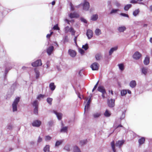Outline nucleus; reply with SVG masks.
I'll list each match as a JSON object with an SVG mask.
<instances>
[{
    "instance_id": "nucleus-3",
    "label": "nucleus",
    "mask_w": 152,
    "mask_h": 152,
    "mask_svg": "<svg viewBox=\"0 0 152 152\" xmlns=\"http://www.w3.org/2000/svg\"><path fill=\"white\" fill-rule=\"evenodd\" d=\"M64 32L66 33L70 32L71 33L72 35H75V31L71 27L69 28V26H66L64 28Z\"/></svg>"
},
{
    "instance_id": "nucleus-49",
    "label": "nucleus",
    "mask_w": 152,
    "mask_h": 152,
    "mask_svg": "<svg viewBox=\"0 0 152 152\" xmlns=\"http://www.w3.org/2000/svg\"><path fill=\"white\" fill-rule=\"evenodd\" d=\"M35 142L34 141H31L29 142L30 145L32 148H36V146H35Z\"/></svg>"
},
{
    "instance_id": "nucleus-42",
    "label": "nucleus",
    "mask_w": 152,
    "mask_h": 152,
    "mask_svg": "<svg viewBox=\"0 0 152 152\" xmlns=\"http://www.w3.org/2000/svg\"><path fill=\"white\" fill-rule=\"evenodd\" d=\"M63 142V141L62 140H57L56 141L55 143V146L56 147L58 146L60 144H62Z\"/></svg>"
},
{
    "instance_id": "nucleus-1",
    "label": "nucleus",
    "mask_w": 152,
    "mask_h": 152,
    "mask_svg": "<svg viewBox=\"0 0 152 152\" xmlns=\"http://www.w3.org/2000/svg\"><path fill=\"white\" fill-rule=\"evenodd\" d=\"M18 85L16 82L13 83L11 86L9 90L8 95L10 96H11L13 94L15 90L17 88L18 86Z\"/></svg>"
},
{
    "instance_id": "nucleus-19",
    "label": "nucleus",
    "mask_w": 152,
    "mask_h": 152,
    "mask_svg": "<svg viewBox=\"0 0 152 152\" xmlns=\"http://www.w3.org/2000/svg\"><path fill=\"white\" fill-rule=\"evenodd\" d=\"M148 69L146 67H143L141 69L142 73L144 75H146L147 73Z\"/></svg>"
},
{
    "instance_id": "nucleus-15",
    "label": "nucleus",
    "mask_w": 152,
    "mask_h": 152,
    "mask_svg": "<svg viewBox=\"0 0 152 152\" xmlns=\"http://www.w3.org/2000/svg\"><path fill=\"white\" fill-rule=\"evenodd\" d=\"M126 29V28L125 26H121L118 27L117 30L120 32H123Z\"/></svg>"
},
{
    "instance_id": "nucleus-22",
    "label": "nucleus",
    "mask_w": 152,
    "mask_h": 152,
    "mask_svg": "<svg viewBox=\"0 0 152 152\" xmlns=\"http://www.w3.org/2000/svg\"><path fill=\"white\" fill-rule=\"evenodd\" d=\"M47 125L49 127L50 129V128L54 125V122L53 120H50L48 122Z\"/></svg>"
},
{
    "instance_id": "nucleus-2",
    "label": "nucleus",
    "mask_w": 152,
    "mask_h": 152,
    "mask_svg": "<svg viewBox=\"0 0 152 152\" xmlns=\"http://www.w3.org/2000/svg\"><path fill=\"white\" fill-rule=\"evenodd\" d=\"M20 98L19 97L16 98L12 104L13 111L15 112L17 110V104L20 101Z\"/></svg>"
},
{
    "instance_id": "nucleus-23",
    "label": "nucleus",
    "mask_w": 152,
    "mask_h": 152,
    "mask_svg": "<svg viewBox=\"0 0 152 152\" xmlns=\"http://www.w3.org/2000/svg\"><path fill=\"white\" fill-rule=\"evenodd\" d=\"M11 67H9L8 68L7 67H6L5 69V72H4V79H6L7 78V75L9 72V71L10 69L11 68Z\"/></svg>"
},
{
    "instance_id": "nucleus-18",
    "label": "nucleus",
    "mask_w": 152,
    "mask_h": 152,
    "mask_svg": "<svg viewBox=\"0 0 152 152\" xmlns=\"http://www.w3.org/2000/svg\"><path fill=\"white\" fill-rule=\"evenodd\" d=\"M130 86L132 88H134L136 86V83L135 80L131 81L129 83Z\"/></svg>"
},
{
    "instance_id": "nucleus-40",
    "label": "nucleus",
    "mask_w": 152,
    "mask_h": 152,
    "mask_svg": "<svg viewBox=\"0 0 152 152\" xmlns=\"http://www.w3.org/2000/svg\"><path fill=\"white\" fill-rule=\"evenodd\" d=\"M101 57L102 56L100 53L97 54L95 56V58L97 60H99Z\"/></svg>"
},
{
    "instance_id": "nucleus-27",
    "label": "nucleus",
    "mask_w": 152,
    "mask_h": 152,
    "mask_svg": "<svg viewBox=\"0 0 152 152\" xmlns=\"http://www.w3.org/2000/svg\"><path fill=\"white\" fill-rule=\"evenodd\" d=\"M144 64L145 65H148L149 63V57H146L143 61Z\"/></svg>"
},
{
    "instance_id": "nucleus-48",
    "label": "nucleus",
    "mask_w": 152,
    "mask_h": 152,
    "mask_svg": "<svg viewBox=\"0 0 152 152\" xmlns=\"http://www.w3.org/2000/svg\"><path fill=\"white\" fill-rule=\"evenodd\" d=\"M34 113L36 115L38 114V107H34Z\"/></svg>"
},
{
    "instance_id": "nucleus-64",
    "label": "nucleus",
    "mask_w": 152,
    "mask_h": 152,
    "mask_svg": "<svg viewBox=\"0 0 152 152\" xmlns=\"http://www.w3.org/2000/svg\"><path fill=\"white\" fill-rule=\"evenodd\" d=\"M125 117V114L123 113L121 116L120 117V119L122 120Z\"/></svg>"
},
{
    "instance_id": "nucleus-52",
    "label": "nucleus",
    "mask_w": 152,
    "mask_h": 152,
    "mask_svg": "<svg viewBox=\"0 0 152 152\" xmlns=\"http://www.w3.org/2000/svg\"><path fill=\"white\" fill-rule=\"evenodd\" d=\"M51 137L49 135L46 136L45 137V140L46 141L49 140L51 139Z\"/></svg>"
},
{
    "instance_id": "nucleus-51",
    "label": "nucleus",
    "mask_w": 152,
    "mask_h": 152,
    "mask_svg": "<svg viewBox=\"0 0 152 152\" xmlns=\"http://www.w3.org/2000/svg\"><path fill=\"white\" fill-rule=\"evenodd\" d=\"M78 51L79 53H80L81 55H83V54H84L85 53L83 49L81 48L79 49Z\"/></svg>"
},
{
    "instance_id": "nucleus-39",
    "label": "nucleus",
    "mask_w": 152,
    "mask_h": 152,
    "mask_svg": "<svg viewBox=\"0 0 152 152\" xmlns=\"http://www.w3.org/2000/svg\"><path fill=\"white\" fill-rule=\"evenodd\" d=\"M132 5L131 4H128L126 6L124 7V10H125L127 11L131 7Z\"/></svg>"
},
{
    "instance_id": "nucleus-30",
    "label": "nucleus",
    "mask_w": 152,
    "mask_h": 152,
    "mask_svg": "<svg viewBox=\"0 0 152 152\" xmlns=\"http://www.w3.org/2000/svg\"><path fill=\"white\" fill-rule=\"evenodd\" d=\"M91 100L90 99H88L86 105L85 106V110L86 109H88L90 106V104L91 102Z\"/></svg>"
},
{
    "instance_id": "nucleus-58",
    "label": "nucleus",
    "mask_w": 152,
    "mask_h": 152,
    "mask_svg": "<svg viewBox=\"0 0 152 152\" xmlns=\"http://www.w3.org/2000/svg\"><path fill=\"white\" fill-rule=\"evenodd\" d=\"M114 4L118 7H119L121 5L117 1L115 2Z\"/></svg>"
},
{
    "instance_id": "nucleus-38",
    "label": "nucleus",
    "mask_w": 152,
    "mask_h": 152,
    "mask_svg": "<svg viewBox=\"0 0 152 152\" xmlns=\"http://www.w3.org/2000/svg\"><path fill=\"white\" fill-rule=\"evenodd\" d=\"M33 107H38V104L37 100L34 101L32 104Z\"/></svg>"
},
{
    "instance_id": "nucleus-35",
    "label": "nucleus",
    "mask_w": 152,
    "mask_h": 152,
    "mask_svg": "<svg viewBox=\"0 0 152 152\" xmlns=\"http://www.w3.org/2000/svg\"><path fill=\"white\" fill-rule=\"evenodd\" d=\"M118 66L119 69L121 71H123L124 69V66L123 64H118Z\"/></svg>"
},
{
    "instance_id": "nucleus-54",
    "label": "nucleus",
    "mask_w": 152,
    "mask_h": 152,
    "mask_svg": "<svg viewBox=\"0 0 152 152\" xmlns=\"http://www.w3.org/2000/svg\"><path fill=\"white\" fill-rule=\"evenodd\" d=\"M80 20L82 22H83L84 23H87V20L81 17Z\"/></svg>"
},
{
    "instance_id": "nucleus-45",
    "label": "nucleus",
    "mask_w": 152,
    "mask_h": 152,
    "mask_svg": "<svg viewBox=\"0 0 152 152\" xmlns=\"http://www.w3.org/2000/svg\"><path fill=\"white\" fill-rule=\"evenodd\" d=\"M100 115L101 114L100 113H96L93 114V116L95 118L99 117Z\"/></svg>"
},
{
    "instance_id": "nucleus-47",
    "label": "nucleus",
    "mask_w": 152,
    "mask_h": 152,
    "mask_svg": "<svg viewBox=\"0 0 152 152\" xmlns=\"http://www.w3.org/2000/svg\"><path fill=\"white\" fill-rule=\"evenodd\" d=\"M104 115L106 117H109L110 115V112L107 110H106L104 113Z\"/></svg>"
},
{
    "instance_id": "nucleus-43",
    "label": "nucleus",
    "mask_w": 152,
    "mask_h": 152,
    "mask_svg": "<svg viewBox=\"0 0 152 152\" xmlns=\"http://www.w3.org/2000/svg\"><path fill=\"white\" fill-rule=\"evenodd\" d=\"M119 11V10L118 9H113L111 11L110 14H111L113 13H115Z\"/></svg>"
},
{
    "instance_id": "nucleus-8",
    "label": "nucleus",
    "mask_w": 152,
    "mask_h": 152,
    "mask_svg": "<svg viewBox=\"0 0 152 152\" xmlns=\"http://www.w3.org/2000/svg\"><path fill=\"white\" fill-rule=\"evenodd\" d=\"M99 64L96 62L93 63L91 66V67L93 70H97L98 69Z\"/></svg>"
},
{
    "instance_id": "nucleus-9",
    "label": "nucleus",
    "mask_w": 152,
    "mask_h": 152,
    "mask_svg": "<svg viewBox=\"0 0 152 152\" xmlns=\"http://www.w3.org/2000/svg\"><path fill=\"white\" fill-rule=\"evenodd\" d=\"M68 53L70 56L72 58L75 57L76 56L75 51L71 49H69L68 50Z\"/></svg>"
},
{
    "instance_id": "nucleus-26",
    "label": "nucleus",
    "mask_w": 152,
    "mask_h": 152,
    "mask_svg": "<svg viewBox=\"0 0 152 152\" xmlns=\"http://www.w3.org/2000/svg\"><path fill=\"white\" fill-rule=\"evenodd\" d=\"M68 131V127L67 126L62 127L60 129L61 132H66Z\"/></svg>"
},
{
    "instance_id": "nucleus-21",
    "label": "nucleus",
    "mask_w": 152,
    "mask_h": 152,
    "mask_svg": "<svg viewBox=\"0 0 152 152\" xmlns=\"http://www.w3.org/2000/svg\"><path fill=\"white\" fill-rule=\"evenodd\" d=\"M87 140L86 139L81 140L80 141V145L81 146H82L86 144L87 143Z\"/></svg>"
},
{
    "instance_id": "nucleus-28",
    "label": "nucleus",
    "mask_w": 152,
    "mask_h": 152,
    "mask_svg": "<svg viewBox=\"0 0 152 152\" xmlns=\"http://www.w3.org/2000/svg\"><path fill=\"white\" fill-rule=\"evenodd\" d=\"M145 141V138L142 137L140 139L138 140V142L139 143V145H141L144 143Z\"/></svg>"
},
{
    "instance_id": "nucleus-62",
    "label": "nucleus",
    "mask_w": 152,
    "mask_h": 152,
    "mask_svg": "<svg viewBox=\"0 0 152 152\" xmlns=\"http://www.w3.org/2000/svg\"><path fill=\"white\" fill-rule=\"evenodd\" d=\"M12 126L10 124L8 125V129L10 130H11L12 129Z\"/></svg>"
},
{
    "instance_id": "nucleus-57",
    "label": "nucleus",
    "mask_w": 152,
    "mask_h": 152,
    "mask_svg": "<svg viewBox=\"0 0 152 152\" xmlns=\"http://www.w3.org/2000/svg\"><path fill=\"white\" fill-rule=\"evenodd\" d=\"M65 21L66 22H67V23L68 24H69V22H74V21L73 20H72L71 21H70L69 20H68L67 19H66L65 20Z\"/></svg>"
},
{
    "instance_id": "nucleus-20",
    "label": "nucleus",
    "mask_w": 152,
    "mask_h": 152,
    "mask_svg": "<svg viewBox=\"0 0 152 152\" xmlns=\"http://www.w3.org/2000/svg\"><path fill=\"white\" fill-rule=\"evenodd\" d=\"M50 146L49 145H46L43 148L44 152H51L50 150Z\"/></svg>"
},
{
    "instance_id": "nucleus-36",
    "label": "nucleus",
    "mask_w": 152,
    "mask_h": 152,
    "mask_svg": "<svg viewBox=\"0 0 152 152\" xmlns=\"http://www.w3.org/2000/svg\"><path fill=\"white\" fill-rule=\"evenodd\" d=\"M45 96V95L42 94H39L37 97V99L40 100L41 99H43Z\"/></svg>"
},
{
    "instance_id": "nucleus-13",
    "label": "nucleus",
    "mask_w": 152,
    "mask_h": 152,
    "mask_svg": "<svg viewBox=\"0 0 152 152\" xmlns=\"http://www.w3.org/2000/svg\"><path fill=\"white\" fill-rule=\"evenodd\" d=\"M125 141L124 140H118L117 141L115 144V145L117 147H118L120 148L121 146L123 144Z\"/></svg>"
},
{
    "instance_id": "nucleus-10",
    "label": "nucleus",
    "mask_w": 152,
    "mask_h": 152,
    "mask_svg": "<svg viewBox=\"0 0 152 152\" xmlns=\"http://www.w3.org/2000/svg\"><path fill=\"white\" fill-rule=\"evenodd\" d=\"M108 105L110 107H113L115 105V100L112 99L108 100Z\"/></svg>"
},
{
    "instance_id": "nucleus-34",
    "label": "nucleus",
    "mask_w": 152,
    "mask_h": 152,
    "mask_svg": "<svg viewBox=\"0 0 152 152\" xmlns=\"http://www.w3.org/2000/svg\"><path fill=\"white\" fill-rule=\"evenodd\" d=\"M111 146L113 152H116L115 148V144L114 141H113L111 143Z\"/></svg>"
},
{
    "instance_id": "nucleus-63",
    "label": "nucleus",
    "mask_w": 152,
    "mask_h": 152,
    "mask_svg": "<svg viewBox=\"0 0 152 152\" xmlns=\"http://www.w3.org/2000/svg\"><path fill=\"white\" fill-rule=\"evenodd\" d=\"M130 2L132 4H136L137 3V1L135 0H131Z\"/></svg>"
},
{
    "instance_id": "nucleus-32",
    "label": "nucleus",
    "mask_w": 152,
    "mask_h": 152,
    "mask_svg": "<svg viewBox=\"0 0 152 152\" xmlns=\"http://www.w3.org/2000/svg\"><path fill=\"white\" fill-rule=\"evenodd\" d=\"M69 16L71 19L76 18V13H70L69 15Z\"/></svg>"
},
{
    "instance_id": "nucleus-14",
    "label": "nucleus",
    "mask_w": 152,
    "mask_h": 152,
    "mask_svg": "<svg viewBox=\"0 0 152 152\" xmlns=\"http://www.w3.org/2000/svg\"><path fill=\"white\" fill-rule=\"evenodd\" d=\"M97 90L102 93H106V90L104 87L103 86H99Z\"/></svg>"
},
{
    "instance_id": "nucleus-12",
    "label": "nucleus",
    "mask_w": 152,
    "mask_h": 152,
    "mask_svg": "<svg viewBox=\"0 0 152 152\" xmlns=\"http://www.w3.org/2000/svg\"><path fill=\"white\" fill-rule=\"evenodd\" d=\"M86 35L88 39H91L93 35L92 31L89 29H88L87 31Z\"/></svg>"
},
{
    "instance_id": "nucleus-17",
    "label": "nucleus",
    "mask_w": 152,
    "mask_h": 152,
    "mask_svg": "<svg viewBox=\"0 0 152 152\" xmlns=\"http://www.w3.org/2000/svg\"><path fill=\"white\" fill-rule=\"evenodd\" d=\"M118 49V46H116L111 48L109 51V55L110 56L113 52L115 51H116Z\"/></svg>"
},
{
    "instance_id": "nucleus-25",
    "label": "nucleus",
    "mask_w": 152,
    "mask_h": 152,
    "mask_svg": "<svg viewBox=\"0 0 152 152\" xmlns=\"http://www.w3.org/2000/svg\"><path fill=\"white\" fill-rule=\"evenodd\" d=\"M49 87L50 89L52 91L54 90L56 88V86L53 83H50L49 84Z\"/></svg>"
},
{
    "instance_id": "nucleus-7",
    "label": "nucleus",
    "mask_w": 152,
    "mask_h": 152,
    "mask_svg": "<svg viewBox=\"0 0 152 152\" xmlns=\"http://www.w3.org/2000/svg\"><path fill=\"white\" fill-rule=\"evenodd\" d=\"M90 7L89 3L88 2L85 1L83 4V10L87 11L88 10Z\"/></svg>"
},
{
    "instance_id": "nucleus-50",
    "label": "nucleus",
    "mask_w": 152,
    "mask_h": 152,
    "mask_svg": "<svg viewBox=\"0 0 152 152\" xmlns=\"http://www.w3.org/2000/svg\"><path fill=\"white\" fill-rule=\"evenodd\" d=\"M82 48L84 49L85 50H86L88 48V45L86 43L84 45H83Z\"/></svg>"
},
{
    "instance_id": "nucleus-31",
    "label": "nucleus",
    "mask_w": 152,
    "mask_h": 152,
    "mask_svg": "<svg viewBox=\"0 0 152 152\" xmlns=\"http://www.w3.org/2000/svg\"><path fill=\"white\" fill-rule=\"evenodd\" d=\"M95 33L96 35L97 36H99L102 33L101 30L99 28H97L96 29Z\"/></svg>"
},
{
    "instance_id": "nucleus-41",
    "label": "nucleus",
    "mask_w": 152,
    "mask_h": 152,
    "mask_svg": "<svg viewBox=\"0 0 152 152\" xmlns=\"http://www.w3.org/2000/svg\"><path fill=\"white\" fill-rule=\"evenodd\" d=\"M47 102L50 104L51 105L52 104V102L53 101V99L50 97L48 98L47 99Z\"/></svg>"
},
{
    "instance_id": "nucleus-59",
    "label": "nucleus",
    "mask_w": 152,
    "mask_h": 152,
    "mask_svg": "<svg viewBox=\"0 0 152 152\" xmlns=\"http://www.w3.org/2000/svg\"><path fill=\"white\" fill-rule=\"evenodd\" d=\"M77 94L78 96L80 99H81L83 97V96L80 94L79 92L77 93Z\"/></svg>"
},
{
    "instance_id": "nucleus-33",
    "label": "nucleus",
    "mask_w": 152,
    "mask_h": 152,
    "mask_svg": "<svg viewBox=\"0 0 152 152\" xmlns=\"http://www.w3.org/2000/svg\"><path fill=\"white\" fill-rule=\"evenodd\" d=\"M34 72L36 74V79H38L40 75V73L39 71L36 69H34Z\"/></svg>"
},
{
    "instance_id": "nucleus-60",
    "label": "nucleus",
    "mask_w": 152,
    "mask_h": 152,
    "mask_svg": "<svg viewBox=\"0 0 152 152\" xmlns=\"http://www.w3.org/2000/svg\"><path fill=\"white\" fill-rule=\"evenodd\" d=\"M99 81H98L97 82V83H96V84L95 85V86L94 87V88H93V90H92V92H93L96 89V88H97V86L98 84V83H99Z\"/></svg>"
},
{
    "instance_id": "nucleus-4",
    "label": "nucleus",
    "mask_w": 152,
    "mask_h": 152,
    "mask_svg": "<svg viewBox=\"0 0 152 152\" xmlns=\"http://www.w3.org/2000/svg\"><path fill=\"white\" fill-rule=\"evenodd\" d=\"M41 121L38 120H36L33 121L31 124L33 126L39 127L41 125Z\"/></svg>"
},
{
    "instance_id": "nucleus-11",
    "label": "nucleus",
    "mask_w": 152,
    "mask_h": 152,
    "mask_svg": "<svg viewBox=\"0 0 152 152\" xmlns=\"http://www.w3.org/2000/svg\"><path fill=\"white\" fill-rule=\"evenodd\" d=\"M141 56V54L138 51L135 52L133 56V58L136 60L139 59Z\"/></svg>"
},
{
    "instance_id": "nucleus-56",
    "label": "nucleus",
    "mask_w": 152,
    "mask_h": 152,
    "mask_svg": "<svg viewBox=\"0 0 152 152\" xmlns=\"http://www.w3.org/2000/svg\"><path fill=\"white\" fill-rule=\"evenodd\" d=\"M120 15L122 16L128 18L129 17V15L126 14L124 13H121Z\"/></svg>"
},
{
    "instance_id": "nucleus-53",
    "label": "nucleus",
    "mask_w": 152,
    "mask_h": 152,
    "mask_svg": "<svg viewBox=\"0 0 152 152\" xmlns=\"http://www.w3.org/2000/svg\"><path fill=\"white\" fill-rule=\"evenodd\" d=\"M53 29L54 30H58L59 29V28L58 26V25L56 24L54 25L53 27Z\"/></svg>"
},
{
    "instance_id": "nucleus-29",
    "label": "nucleus",
    "mask_w": 152,
    "mask_h": 152,
    "mask_svg": "<svg viewBox=\"0 0 152 152\" xmlns=\"http://www.w3.org/2000/svg\"><path fill=\"white\" fill-rule=\"evenodd\" d=\"M98 18V15L97 14L93 15L91 18V20L93 21H95Z\"/></svg>"
},
{
    "instance_id": "nucleus-46",
    "label": "nucleus",
    "mask_w": 152,
    "mask_h": 152,
    "mask_svg": "<svg viewBox=\"0 0 152 152\" xmlns=\"http://www.w3.org/2000/svg\"><path fill=\"white\" fill-rule=\"evenodd\" d=\"M50 62L49 61H47L45 64L44 65V67H46L47 69H49L50 66Z\"/></svg>"
},
{
    "instance_id": "nucleus-55",
    "label": "nucleus",
    "mask_w": 152,
    "mask_h": 152,
    "mask_svg": "<svg viewBox=\"0 0 152 152\" xmlns=\"http://www.w3.org/2000/svg\"><path fill=\"white\" fill-rule=\"evenodd\" d=\"M42 141V138H41L40 136H39L38 138L37 142L38 143H40Z\"/></svg>"
},
{
    "instance_id": "nucleus-6",
    "label": "nucleus",
    "mask_w": 152,
    "mask_h": 152,
    "mask_svg": "<svg viewBox=\"0 0 152 152\" xmlns=\"http://www.w3.org/2000/svg\"><path fill=\"white\" fill-rule=\"evenodd\" d=\"M54 50V47L53 46H49L46 49V52L49 56H50Z\"/></svg>"
},
{
    "instance_id": "nucleus-5",
    "label": "nucleus",
    "mask_w": 152,
    "mask_h": 152,
    "mask_svg": "<svg viewBox=\"0 0 152 152\" xmlns=\"http://www.w3.org/2000/svg\"><path fill=\"white\" fill-rule=\"evenodd\" d=\"M42 65L41 59H38L34 62L31 63V65L34 67L38 66H41Z\"/></svg>"
},
{
    "instance_id": "nucleus-16",
    "label": "nucleus",
    "mask_w": 152,
    "mask_h": 152,
    "mask_svg": "<svg viewBox=\"0 0 152 152\" xmlns=\"http://www.w3.org/2000/svg\"><path fill=\"white\" fill-rule=\"evenodd\" d=\"M54 113L56 115V116L59 120H61L62 118L63 114L61 113H58L56 111H54Z\"/></svg>"
},
{
    "instance_id": "nucleus-61",
    "label": "nucleus",
    "mask_w": 152,
    "mask_h": 152,
    "mask_svg": "<svg viewBox=\"0 0 152 152\" xmlns=\"http://www.w3.org/2000/svg\"><path fill=\"white\" fill-rule=\"evenodd\" d=\"M68 41V37L67 36H65L64 39V42H67Z\"/></svg>"
},
{
    "instance_id": "nucleus-24",
    "label": "nucleus",
    "mask_w": 152,
    "mask_h": 152,
    "mask_svg": "<svg viewBox=\"0 0 152 152\" xmlns=\"http://www.w3.org/2000/svg\"><path fill=\"white\" fill-rule=\"evenodd\" d=\"M140 12L139 9H136L134 10L133 12V15L134 17H136L139 15Z\"/></svg>"
},
{
    "instance_id": "nucleus-44",
    "label": "nucleus",
    "mask_w": 152,
    "mask_h": 152,
    "mask_svg": "<svg viewBox=\"0 0 152 152\" xmlns=\"http://www.w3.org/2000/svg\"><path fill=\"white\" fill-rule=\"evenodd\" d=\"M64 149L68 151H70V146L69 145H66L64 147Z\"/></svg>"
},
{
    "instance_id": "nucleus-37",
    "label": "nucleus",
    "mask_w": 152,
    "mask_h": 152,
    "mask_svg": "<svg viewBox=\"0 0 152 152\" xmlns=\"http://www.w3.org/2000/svg\"><path fill=\"white\" fill-rule=\"evenodd\" d=\"M127 93V90H123L121 91V95L122 96H125Z\"/></svg>"
}]
</instances>
